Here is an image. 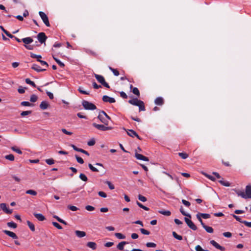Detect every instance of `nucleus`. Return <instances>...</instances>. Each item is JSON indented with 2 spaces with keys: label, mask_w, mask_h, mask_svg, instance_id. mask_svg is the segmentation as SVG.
Masks as SVG:
<instances>
[{
  "label": "nucleus",
  "mask_w": 251,
  "mask_h": 251,
  "mask_svg": "<svg viewBox=\"0 0 251 251\" xmlns=\"http://www.w3.org/2000/svg\"><path fill=\"white\" fill-rule=\"evenodd\" d=\"M128 102L132 105L138 106L139 111L140 112L146 110L144 101L140 100H138L137 98H134L132 100H129Z\"/></svg>",
  "instance_id": "nucleus-1"
},
{
  "label": "nucleus",
  "mask_w": 251,
  "mask_h": 251,
  "mask_svg": "<svg viewBox=\"0 0 251 251\" xmlns=\"http://www.w3.org/2000/svg\"><path fill=\"white\" fill-rule=\"evenodd\" d=\"M238 196H241L244 199H251V185H247L246 187V193L240 190H235Z\"/></svg>",
  "instance_id": "nucleus-2"
},
{
  "label": "nucleus",
  "mask_w": 251,
  "mask_h": 251,
  "mask_svg": "<svg viewBox=\"0 0 251 251\" xmlns=\"http://www.w3.org/2000/svg\"><path fill=\"white\" fill-rule=\"evenodd\" d=\"M82 105L86 110H95L97 108L96 106L88 101L83 100L82 101Z\"/></svg>",
  "instance_id": "nucleus-3"
},
{
  "label": "nucleus",
  "mask_w": 251,
  "mask_h": 251,
  "mask_svg": "<svg viewBox=\"0 0 251 251\" xmlns=\"http://www.w3.org/2000/svg\"><path fill=\"white\" fill-rule=\"evenodd\" d=\"M94 76L95 77L97 80V81L101 85H102L104 87L107 88H110L109 84L105 81V79L102 75L98 74H95Z\"/></svg>",
  "instance_id": "nucleus-4"
},
{
  "label": "nucleus",
  "mask_w": 251,
  "mask_h": 251,
  "mask_svg": "<svg viewBox=\"0 0 251 251\" xmlns=\"http://www.w3.org/2000/svg\"><path fill=\"white\" fill-rule=\"evenodd\" d=\"M39 14L45 25L48 27H50V25L47 15L42 11H40Z\"/></svg>",
  "instance_id": "nucleus-5"
},
{
  "label": "nucleus",
  "mask_w": 251,
  "mask_h": 251,
  "mask_svg": "<svg viewBox=\"0 0 251 251\" xmlns=\"http://www.w3.org/2000/svg\"><path fill=\"white\" fill-rule=\"evenodd\" d=\"M92 125L94 127L101 131L111 130L112 128L111 126H105L103 125H99L95 123H93Z\"/></svg>",
  "instance_id": "nucleus-6"
},
{
  "label": "nucleus",
  "mask_w": 251,
  "mask_h": 251,
  "mask_svg": "<svg viewBox=\"0 0 251 251\" xmlns=\"http://www.w3.org/2000/svg\"><path fill=\"white\" fill-rule=\"evenodd\" d=\"M184 220L187 226L189 227V228H190L193 230H196L197 229V226L190 219L186 217H185Z\"/></svg>",
  "instance_id": "nucleus-7"
},
{
  "label": "nucleus",
  "mask_w": 251,
  "mask_h": 251,
  "mask_svg": "<svg viewBox=\"0 0 251 251\" xmlns=\"http://www.w3.org/2000/svg\"><path fill=\"white\" fill-rule=\"evenodd\" d=\"M37 39L41 44L45 43L47 36L44 32H40L37 35Z\"/></svg>",
  "instance_id": "nucleus-8"
},
{
  "label": "nucleus",
  "mask_w": 251,
  "mask_h": 251,
  "mask_svg": "<svg viewBox=\"0 0 251 251\" xmlns=\"http://www.w3.org/2000/svg\"><path fill=\"white\" fill-rule=\"evenodd\" d=\"M0 207L1 210L7 214H10L12 213L13 210L10 209L7 207V205L5 203H1L0 204Z\"/></svg>",
  "instance_id": "nucleus-9"
},
{
  "label": "nucleus",
  "mask_w": 251,
  "mask_h": 251,
  "mask_svg": "<svg viewBox=\"0 0 251 251\" xmlns=\"http://www.w3.org/2000/svg\"><path fill=\"white\" fill-rule=\"evenodd\" d=\"M210 244L214 246L217 249H218L221 251H225L226 249L224 247L221 246L218 244L215 240H212L210 241Z\"/></svg>",
  "instance_id": "nucleus-10"
},
{
  "label": "nucleus",
  "mask_w": 251,
  "mask_h": 251,
  "mask_svg": "<svg viewBox=\"0 0 251 251\" xmlns=\"http://www.w3.org/2000/svg\"><path fill=\"white\" fill-rule=\"evenodd\" d=\"M102 100L105 102H109L110 103L115 102L116 100L114 98L109 97L108 96L104 95L102 97Z\"/></svg>",
  "instance_id": "nucleus-11"
},
{
  "label": "nucleus",
  "mask_w": 251,
  "mask_h": 251,
  "mask_svg": "<svg viewBox=\"0 0 251 251\" xmlns=\"http://www.w3.org/2000/svg\"><path fill=\"white\" fill-rule=\"evenodd\" d=\"M127 134L128 136L134 137H136L138 139L142 140L141 137L138 135V134L133 130L132 129H128L127 131Z\"/></svg>",
  "instance_id": "nucleus-12"
},
{
  "label": "nucleus",
  "mask_w": 251,
  "mask_h": 251,
  "mask_svg": "<svg viewBox=\"0 0 251 251\" xmlns=\"http://www.w3.org/2000/svg\"><path fill=\"white\" fill-rule=\"evenodd\" d=\"M3 232L6 235H8V236L11 237L13 239H17L18 238L17 235L12 231L7 230H3Z\"/></svg>",
  "instance_id": "nucleus-13"
},
{
  "label": "nucleus",
  "mask_w": 251,
  "mask_h": 251,
  "mask_svg": "<svg viewBox=\"0 0 251 251\" xmlns=\"http://www.w3.org/2000/svg\"><path fill=\"white\" fill-rule=\"evenodd\" d=\"M98 118L100 121V122L103 123L105 125L107 126L109 124V121L106 119V118L104 117L102 114L99 113Z\"/></svg>",
  "instance_id": "nucleus-14"
},
{
  "label": "nucleus",
  "mask_w": 251,
  "mask_h": 251,
  "mask_svg": "<svg viewBox=\"0 0 251 251\" xmlns=\"http://www.w3.org/2000/svg\"><path fill=\"white\" fill-rule=\"evenodd\" d=\"M135 157L138 160H141L145 161H149V159L148 157L144 156L143 155L138 153L137 152H135Z\"/></svg>",
  "instance_id": "nucleus-15"
},
{
  "label": "nucleus",
  "mask_w": 251,
  "mask_h": 251,
  "mask_svg": "<svg viewBox=\"0 0 251 251\" xmlns=\"http://www.w3.org/2000/svg\"><path fill=\"white\" fill-rule=\"evenodd\" d=\"M154 103L157 105H162L164 103V100L163 98L159 97L156 98Z\"/></svg>",
  "instance_id": "nucleus-16"
},
{
  "label": "nucleus",
  "mask_w": 251,
  "mask_h": 251,
  "mask_svg": "<svg viewBox=\"0 0 251 251\" xmlns=\"http://www.w3.org/2000/svg\"><path fill=\"white\" fill-rule=\"evenodd\" d=\"M31 69L37 71V72H43L46 70V69H41L39 66L34 64L31 67Z\"/></svg>",
  "instance_id": "nucleus-17"
},
{
  "label": "nucleus",
  "mask_w": 251,
  "mask_h": 251,
  "mask_svg": "<svg viewBox=\"0 0 251 251\" xmlns=\"http://www.w3.org/2000/svg\"><path fill=\"white\" fill-rule=\"evenodd\" d=\"M33 215L35 216L36 218H37L39 221H43L46 218L45 216L40 213H33Z\"/></svg>",
  "instance_id": "nucleus-18"
},
{
  "label": "nucleus",
  "mask_w": 251,
  "mask_h": 251,
  "mask_svg": "<svg viewBox=\"0 0 251 251\" xmlns=\"http://www.w3.org/2000/svg\"><path fill=\"white\" fill-rule=\"evenodd\" d=\"M49 103L46 101H43L40 104V108L42 110H45L49 107Z\"/></svg>",
  "instance_id": "nucleus-19"
},
{
  "label": "nucleus",
  "mask_w": 251,
  "mask_h": 251,
  "mask_svg": "<svg viewBox=\"0 0 251 251\" xmlns=\"http://www.w3.org/2000/svg\"><path fill=\"white\" fill-rule=\"evenodd\" d=\"M130 89L131 90L132 89V92L134 94H135V95L138 96V97H140V92L137 87H133L132 85H130Z\"/></svg>",
  "instance_id": "nucleus-20"
},
{
  "label": "nucleus",
  "mask_w": 251,
  "mask_h": 251,
  "mask_svg": "<svg viewBox=\"0 0 251 251\" xmlns=\"http://www.w3.org/2000/svg\"><path fill=\"white\" fill-rule=\"evenodd\" d=\"M22 41L25 43V45L30 44L33 41L32 38L30 37L23 38Z\"/></svg>",
  "instance_id": "nucleus-21"
},
{
  "label": "nucleus",
  "mask_w": 251,
  "mask_h": 251,
  "mask_svg": "<svg viewBox=\"0 0 251 251\" xmlns=\"http://www.w3.org/2000/svg\"><path fill=\"white\" fill-rule=\"evenodd\" d=\"M86 246L92 249L93 250H95L97 249V245L95 242H89L87 243Z\"/></svg>",
  "instance_id": "nucleus-22"
},
{
  "label": "nucleus",
  "mask_w": 251,
  "mask_h": 251,
  "mask_svg": "<svg viewBox=\"0 0 251 251\" xmlns=\"http://www.w3.org/2000/svg\"><path fill=\"white\" fill-rule=\"evenodd\" d=\"M127 244V243L126 241H122L117 245V248L120 251H123L124 249V245Z\"/></svg>",
  "instance_id": "nucleus-23"
},
{
  "label": "nucleus",
  "mask_w": 251,
  "mask_h": 251,
  "mask_svg": "<svg viewBox=\"0 0 251 251\" xmlns=\"http://www.w3.org/2000/svg\"><path fill=\"white\" fill-rule=\"evenodd\" d=\"M75 235L79 238H82L86 236V232L80 230H75Z\"/></svg>",
  "instance_id": "nucleus-24"
},
{
  "label": "nucleus",
  "mask_w": 251,
  "mask_h": 251,
  "mask_svg": "<svg viewBox=\"0 0 251 251\" xmlns=\"http://www.w3.org/2000/svg\"><path fill=\"white\" fill-rule=\"evenodd\" d=\"M218 181L221 184H222L223 186L227 187L230 186V183L228 181H224L223 178L221 180H220Z\"/></svg>",
  "instance_id": "nucleus-25"
},
{
  "label": "nucleus",
  "mask_w": 251,
  "mask_h": 251,
  "mask_svg": "<svg viewBox=\"0 0 251 251\" xmlns=\"http://www.w3.org/2000/svg\"><path fill=\"white\" fill-rule=\"evenodd\" d=\"M86 52L88 54L92 55L94 57H96L98 56V54L96 52H95L94 51H93L90 49H86Z\"/></svg>",
  "instance_id": "nucleus-26"
},
{
  "label": "nucleus",
  "mask_w": 251,
  "mask_h": 251,
  "mask_svg": "<svg viewBox=\"0 0 251 251\" xmlns=\"http://www.w3.org/2000/svg\"><path fill=\"white\" fill-rule=\"evenodd\" d=\"M203 228L206 231V232L209 233H212L214 231L212 227L206 226L205 225L203 226Z\"/></svg>",
  "instance_id": "nucleus-27"
},
{
  "label": "nucleus",
  "mask_w": 251,
  "mask_h": 251,
  "mask_svg": "<svg viewBox=\"0 0 251 251\" xmlns=\"http://www.w3.org/2000/svg\"><path fill=\"white\" fill-rule=\"evenodd\" d=\"M158 212L160 214H161L166 216H169L171 215V211H170L169 210H159L158 211Z\"/></svg>",
  "instance_id": "nucleus-28"
},
{
  "label": "nucleus",
  "mask_w": 251,
  "mask_h": 251,
  "mask_svg": "<svg viewBox=\"0 0 251 251\" xmlns=\"http://www.w3.org/2000/svg\"><path fill=\"white\" fill-rule=\"evenodd\" d=\"M25 81L27 84L30 85L34 88H36L37 87L35 83L33 81H31L29 78H26Z\"/></svg>",
  "instance_id": "nucleus-29"
},
{
  "label": "nucleus",
  "mask_w": 251,
  "mask_h": 251,
  "mask_svg": "<svg viewBox=\"0 0 251 251\" xmlns=\"http://www.w3.org/2000/svg\"><path fill=\"white\" fill-rule=\"evenodd\" d=\"M26 223L30 229L32 231H34L35 228L34 224L30 222L29 221H27Z\"/></svg>",
  "instance_id": "nucleus-30"
},
{
  "label": "nucleus",
  "mask_w": 251,
  "mask_h": 251,
  "mask_svg": "<svg viewBox=\"0 0 251 251\" xmlns=\"http://www.w3.org/2000/svg\"><path fill=\"white\" fill-rule=\"evenodd\" d=\"M180 212H181V213L184 215V216H185L186 217H189V218H191V216L190 214H188L186 212H185L184 211V210H183V207L181 206L180 207Z\"/></svg>",
  "instance_id": "nucleus-31"
},
{
  "label": "nucleus",
  "mask_w": 251,
  "mask_h": 251,
  "mask_svg": "<svg viewBox=\"0 0 251 251\" xmlns=\"http://www.w3.org/2000/svg\"><path fill=\"white\" fill-rule=\"evenodd\" d=\"M178 155L182 159H185L188 157V154L186 152H179Z\"/></svg>",
  "instance_id": "nucleus-32"
},
{
  "label": "nucleus",
  "mask_w": 251,
  "mask_h": 251,
  "mask_svg": "<svg viewBox=\"0 0 251 251\" xmlns=\"http://www.w3.org/2000/svg\"><path fill=\"white\" fill-rule=\"evenodd\" d=\"M173 237L178 240H182V237L181 235H178L175 231H173L172 233Z\"/></svg>",
  "instance_id": "nucleus-33"
},
{
  "label": "nucleus",
  "mask_w": 251,
  "mask_h": 251,
  "mask_svg": "<svg viewBox=\"0 0 251 251\" xmlns=\"http://www.w3.org/2000/svg\"><path fill=\"white\" fill-rule=\"evenodd\" d=\"M7 225L8 227L16 228L17 227V225L13 222H8Z\"/></svg>",
  "instance_id": "nucleus-34"
},
{
  "label": "nucleus",
  "mask_w": 251,
  "mask_h": 251,
  "mask_svg": "<svg viewBox=\"0 0 251 251\" xmlns=\"http://www.w3.org/2000/svg\"><path fill=\"white\" fill-rule=\"evenodd\" d=\"M115 236L119 239H124L126 238V236L121 233H115Z\"/></svg>",
  "instance_id": "nucleus-35"
},
{
  "label": "nucleus",
  "mask_w": 251,
  "mask_h": 251,
  "mask_svg": "<svg viewBox=\"0 0 251 251\" xmlns=\"http://www.w3.org/2000/svg\"><path fill=\"white\" fill-rule=\"evenodd\" d=\"M109 69L110 71H111L113 72V74L115 76H118L119 75V72L117 69H115L110 66L109 67Z\"/></svg>",
  "instance_id": "nucleus-36"
},
{
  "label": "nucleus",
  "mask_w": 251,
  "mask_h": 251,
  "mask_svg": "<svg viewBox=\"0 0 251 251\" xmlns=\"http://www.w3.org/2000/svg\"><path fill=\"white\" fill-rule=\"evenodd\" d=\"M25 193L27 194H29V195H31L33 196H36L37 194V193L36 191H35V190H31V189L27 190Z\"/></svg>",
  "instance_id": "nucleus-37"
},
{
  "label": "nucleus",
  "mask_w": 251,
  "mask_h": 251,
  "mask_svg": "<svg viewBox=\"0 0 251 251\" xmlns=\"http://www.w3.org/2000/svg\"><path fill=\"white\" fill-rule=\"evenodd\" d=\"M38 97L35 94H32L30 96V101L32 102H35L37 100Z\"/></svg>",
  "instance_id": "nucleus-38"
},
{
  "label": "nucleus",
  "mask_w": 251,
  "mask_h": 251,
  "mask_svg": "<svg viewBox=\"0 0 251 251\" xmlns=\"http://www.w3.org/2000/svg\"><path fill=\"white\" fill-rule=\"evenodd\" d=\"M200 216L203 219H208L210 218V215L209 214L207 213H198Z\"/></svg>",
  "instance_id": "nucleus-39"
},
{
  "label": "nucleus",
  "mask_w": 251,
  "mask_h": 251,
  "mask_svg": "<svg viewBox=\"0 0 251 251\" xmlns=\"http://www.w3.org/2000/svg\"><path fill=\"white\" fill-rule=\"evenodd\" d=\"M30 57L32 58H37V59H40L42 58L41 55H36L32 52H30Z\"/></svg>",
  "instance_id": "nucleus-40"
},
{
  "label": "nucleus",
  "mask_w": 251,
  "mask_h": 251,
  "mask_svg": "<svg viewBox=\"0 0 251 251\" xmlns=\"http://www.w3.org/2000/svg\"><path fill=\"white\" fill-rule=\"evenodd\" d=\"M5 158L10 161H14L15 157L13 154H10L6 155Z\"/></svg>",
  "instance_id": "nucleus-41"
},
{
  "label": "nucleus",
  "mask_w": 251,
  "mask_h": 251,
  "mask_svg": "<svg viewBox=\"0 0 251 251\" xmlns=\"http://www.w3.org/2000/svg\"><path fill=\"white\" fill-rule=\"evenodd\" d=\"M79 178L84 181H87L88 180V178L84 174L81 173L79 175Z\"/></svg>",
  "instance_id": "nucleus-42"
},
{
  "label": "nucleus",
  "mask_w": 251,
  "mask_h": 251,
  "mask_svg": "<svg viewBox=\"0 0 251 251\" xmlns=\"http://www.w3.org/2000/svg\"><path fill=\"white\" fill-rule=\"evenodd\" d=\"M203 175H204L205 176H206L207 178H208V179H209L210 180L213 181H215L216 179L215 178V177L213 176H211L210 175H208L206 173H203Z\"/></svg>",
  "instance_id": "nucleus-43"
},
{
  "label": "nucleus",
  "mask_w": 251,
  "mask_h": 251,
  "mask_svg": "<svg viewBox=\"0 0 251 251\" xmlns=\"http://www.w3.org/2000/svg\"><path fill=\"white\" fill-rule=\"evenodd\" d=\"M75 157L78 163L81 164L84 163V160L81 157L78 156L77 155H75Z\"/></svg>",
  "instance_id": "nucleus-44"
},
{
  "label": "nucleus",
  "mask_w": 251,
  "mask_h": 251,
  "mask_svg": "<svg viewBox=\"0 0 251 251\" xmlns=\"http://www.w3.org/2000/svg\"><path fill=\"white\" fill-rule=\"evenodd\" d=\"M196 217H197V218L198 219V220H199V221L201 223V225L203 227L205 225V224H204V223L203 222V221L201 219L202 217L200 216V215L199 213H198L197 214Z\"/></svg>",
  "instance_id": "nucleus-45"
},
{
  "label": "nucleus",
  "mask_w": 251,
  "mask_h": 251,
  "mask_svg": "<svg viewBox=\"0 0 251 251\" xmlns=\"http://www.w3.org/2000/svg\"><path fill=\"white\" fill-rule=\"evenodd\" d=\"M21 105L22 106H30L32 105V104L31 103H30L29 102L26 101H22L21 103Z\"/></svg>",
  "instance_id": "nucleus-46"
},
{
  "label": "nucleus",
  "mask_w": 251,
  "mask_h": 251,
  "mask_svg": "<svg viewBox=\"0 0 251 251\" xmlns=\"http://www.w3.org/2000/svg\"><path fill=\"white\" fill-rule=\"evenodd\" d=\"M88 167H89V168H90V169L92 171H93V172H99L98 170L96 168L94 167V166H93L91 164H90V163H89V164H88Z\"/></svg>",
  "instance_id": "nucleus-47"
},
{
  "label": "nucleus",
  "mask_w": 251,
  "mask_h": 251,
  "mask_svg": "<svg viewBox=\"0 0 251 251\" xmlns=\"http://www.w3.org/2000/svg\"><path fill=\"white\" fill-rule=\"evenodd\" d=\"M105 183L108 185L109 188L110 190H113L115 188L114 185L110 181H106Z\"/></svg>",
  "instance_id": "nucleus-48"
},
{
  "label": "nucleus",
  "mask_w": 251,
  "mask_h": 251,
  "mask_svg": "<svg viewBox=\"0 0 251 251\" xmlns=\"http://www.w3.org/2000/svg\"><path fill=\"white\" fill-rule=\"evenodd\" d=\"M52 224L53 226L58 229H61L62 227L57 222H52Z\"/></svg>",
  "instance_id": "nucleus-49"
},
{
  "label": "nucleus",
  "mask_w": 251,
  "mask_h": 251,
  "mask_svg": "<svg viewBox=\"0 0 251 251\" xmlns=\"http://www.w3.org/2000/svg\"><path fill=\"white\" fill-rule=\"evenodd\" d=\"M140 231L144 235H148L150 234V232L144 228H140Z\"/></svg>",
  "instance_id": "nucleus-50"
},
{
  "label": "nucleus",
  "mask_w": 251,
  "mask_h": 251,
  "mask_svg": "<svg viewBox=\"0 0 251 251\" xmlns=\"http://www.w3.org/2000/svg\"><path fill=\"white\" fill-rule=\"evenodd\" d=\"M11 149L16 152L17 153H18V154H22V151L18 148H17V147H12L11 148Z\"/></svg>",
  "instance_id": "nucleus-51"
},
{
  "label": "nucleus",
  "mask_w": 251,
  "mask_h": 251,
  "mask_svg": "<svg viewBox=\"0 0 251 251\" xmlns=\"http://www.w3.org/2000/svg\"><path fill=\"white\" fill-rule=\"evenodd\" d=\"M146 246L148 248H155L156 247V244L152 242H148L146 244Z\"/></svg>",
  "instance_id": "nucleus-52"
},
{
  "label": "nucleus",
  "mask_w": 251,
  "mask_h": 251,
  "mask_svg": "<svg viewBox=\"0 0 251 251\" xmlns=\"http://www.w3.org/2000/svg\"><path fill=\"white\" fill-rule=\"evenodd\" d=\"M31 113H32V111H30V110H29V111H23L22 112H21V115L22 117H24V116H25L28 115L29 114H30Z\"/></svg>",
  "instance_id": "nucleus-53"
},
{
  "label": "nucleus",
  "mask_w": 251,
  "mask_h": 251,
  "mask_svg": "<svg viewBox=\"0 0 251 251\" xmlns=\"http://www.w3.org/2000/svg\"><path fill=\"white\" fill-rule=\"evenodd\" d=\"M45 161L49 165H52L54 163V160L52 158L47 159Z\"/></svg>",
  "instance_id": "nucleus-54"
},
{
  "label": "nucleus",
  "mask_w": 251,
  "mask_h": 251,
  "mask_svg": "<svg viewBox=\"0 0 251 251\" xmlns=\"http://www.w3.org/2000/svg\"><path fill=\"white\" fill-rule=\"evenodd\" d=\"M138 198L140 201H141L143 202L146 201L147 200V198L145 197H144L140 194L138 195Z\"/></svg>",
  "instance_id": "nucleus-55"
},
{
  "label": "nucleus",
  "mask_w": 251,
  "mask_h": 251,
  "mask_svg": "<svg viewBox=\"0 0 251 251\" xmlns=\"http://www.w3.org/2000/svg\"><path fill=\"white\" fill-rule=\"evenodd\" d=\"M68 208L73 211H75L76 210H77L78 209V208L77 207H76V206H74V205H69L68 206Z\"/></svg>",
  "instance_id": "nucleus-56"
},
{
  "label": "nucleus",
  "mask_w": 251,
  "mask_h": 251,
  "mask_svg": "<svg viewBox=\"0 0 251 251\" xmlns=\"http://www.w3.org/2000/svg\"><path fill=\"white\" fill-rule=\"evenodd\" d=\"M79 92L82 94H84V95H89V93L86 91H84V90H83L82 89V88L81 87H79L78 90H77Z\"/></svg>",
  "instance_id": "nucleus-57"
},
{
  "label": "nucleus",
  "mask_w": 251,
  "mask_h": 251,
  "mask_svg": "<svg viewBox=\"0 0 251 251\" xmlns=\"http://www.w3.org/2000/svg\"><path fill=\"white\" fill-rule=\"evenodd\" d=\"M232 217L234 219H235L237 221L243 224L244 221L242 220V219L240 218V217H239L236 215H234V214L232 215Z\"/></svg>",
  "instance_id": "nucleus-58"
},
{
  "label": "nucleus",
  "mask_w": 251,
  "mask_h": 251,
  "mask_svg": "<svg viewBox=\"0 0 251 251\" xmlns=\"http://www.w3.org/2000/svg\"><path fill=\"white\" fill-rule=\"evenodd\" d=\"M54 60L57 62V63L61 67H64L65 66L64 64L60 61L59 59L57 58H54Z\"/></svg>",
  "instance_id": "nucleus-59"
},
{
  "label": "nucleus",
  "mask_w": 251,
  "mask_h": 251,
  "mask_svg": "<svg viewBox=\"0 0 251 251\" xmlns=\"http://www.w3.org/2000/svg\"><path fill=\"white\" fill-rule=\"evenodd\" d=\"M100 113L102 114L103 116H104V117L106 118V119L109 121L110 120V117L103 110L100 111Z\"/></svg>",
  "instance_id": "nucleus-60"
},
{
  "label": "nucleus",
  "mask_w": 251,
  "mask_h": 251,
  "mask_svg": "<svg viewBox=\"0 0 251 251\" xmlns=\"http://www.w3.org/2000/svg\"><path fill=\"white\" fill-rule=\"evenodd\" d=\"M18 92L20 94H24L25 92V88H23L22 86H20L18 89Z\"/></svg>",
  "instance_id": "nucleus-61"
},
{
  "label": "nucleus",
  "mask_w": 251,
  "mask_h": 251,
  "mask_svg": "<svg viewBox=\"0 0 251 251\" xmlns=\"http://www.w3.org/2000/svg\"><path fill=\"white\" fill-rule=\"evenodd\" d=\"M182 202L184 205H185L187 207H189L191 205V203L189 201H186L185 200H182Z\"/></svg>",
  "instance_id": "nucleus-62"
},
{
  "label": "nucleus",
  "mask_w": 251,
  "mask_h": 251,
  "mask_svg": "<svg viewBox=\"0 0 251 251\" xmlns=\"http://www.w3.org/2000/svg\"><path fill=\"white\" fill-rule=\"evenodd\" d=\"M92 85H93V88L96 89H98L101 87V85H98L95 81H94L92 83Z\"/></svg>",
  "instance_id": "nucleus-63"
},
{
  "label": "nucleus",
  "mask_w": 251,
  "mask_h": 251,
  "mask_svg": "<svg viewBox=\"0 0 251 251\" xmlns=\"http://www.w3.org/2000/svg\"><path fill=\"white\" fill-rule=\"evenodd\" d=\"M85 209L89 211H92L95 210V207L91 205H87L85 207Z\"/></svg>",
  "instance_id": "nucleus-64"
}]
</instances>
